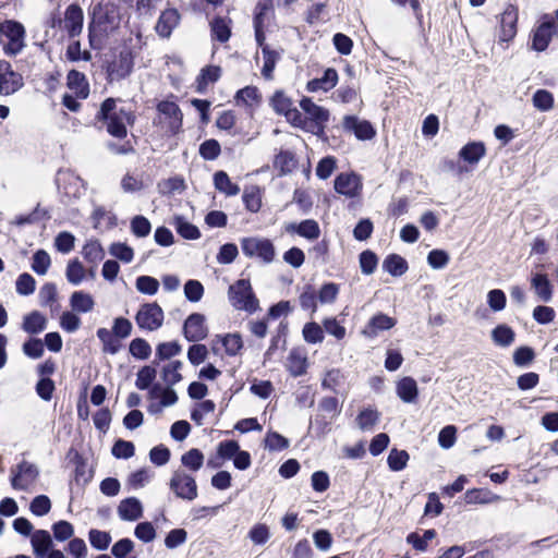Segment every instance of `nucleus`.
I'll return each instance as SVG.
<instances>
[{"instance_id":"4c0bfd02","label":"nucleus","mask_w":558,"mask_h":558,"mask_svg":"<svg viewBox=\"0 0 558 558\" xmlns=\"http://www.w3.org/2000/svg\"><path fill=\"white\" fill-rule=\"evenodd\" d=\"M242 198L246 209L250 210L251 213H257L260 209L262 195L258 186L252 185L245 187Z\"/></svg>"},{"instance_id":"864d4df0","label":"nucleus","mask_w":558,"mask_h":558,"mask_svg":"<svg viewBox=\"0 0 558 558\" xmlns=\"http://www.w3.org/2000/svg\"><path fill=\"white\" fill-rule=\"evenodd\" d=\"M409 453L405 450L392 449L388 456L387 462L392 471H401L407 466Z\"/></svg>"},{"instance_id":"79ce46f5","label":"nucleus","mask_w":558,"mask_h":558,"mask_svg":"<svg viewBox=\"0 0 558 558\" xmlns=\"http://www.w3.org/2000/svg\"><path fill=\"white\" fill-rule=\"evenodd\" d=\"M51 530L53 538L58 542H65L74 538V526L65 520L53 523Z\"/></svg>"},{"instance_id":"6ab92c4d","label":"nucleus","mask_w":558,"mask_h":558,"mask_svg":"<svg viewBox=\"0 0 558 558\" xmlns=\"http://www.w3.org/2000/svg\"><path fill=\"white\" fill-rule=\"evenodd\" d=\"M84 14L77 4H70L64 12V28L70 37H76L83 29Z\"/></svg>"},{"instance_id":"a18cd8bd","label":"nucleus","mask_w":558,"mask_h":558,"mask_svg":"<svg viewBox=\"0 0 558 558\" xmlns=\"http://www.w3.org/2000/svg\"><path fill=\"white\" fill-rule=\"evenodd\" d=\"M57 287L52 282L45 283L38 293L39 302L41 306H49L53 310V305L57 302Z\"/></svg>"},{"instance_id":"de8ad7c7","label":"nucleus","mask_w":558,"mask_h":558,"mask_svg":"<svg viewBox=\"0 0 558 558\" xmlns=\"http://www.w3.org/2000/svg\"><path fill=\"white\" fill-rule=\"evenodd\" d=\"M274 10L272 0H259L255 7L254 25H262L269 19Z\"/></svg>"},{"instance_id":"423d86ee","label":"nucleus","mask_w":558,"mask_h":558,"mask_svg":"<svg viewBox=\"0 0 558 558\" xmlns=\"http://www.w3.org/2000/svg\"><path fill=\"white\" fill-rule=\"evenodd\" d=\"M300 107L305 112L306 117L304 119L307 121V128L303 129L317 135L324 133L326 123L329 120V111L314 104L307 97L300 101Z\"/></svg>"},{"instance_id":"0e129e2a","label":"nucleus","mask_w":558,"mask_h":558,"mask_svg":"<svg viewBox=\"0 0 558 558\" xmlns=\"http://www.w3.org/2000/svg\"><path fill=\"white\" fill-rule=\"evenodd\" d=\"M317 294L312 286H306L299 298L300 306L305 311L314 313L317 308Z\"/></svg>"},{"instance_id":"338daca9","label":"nucleus","mask_w":558,"mask_h":558,"mask_svg":"<svg viewBox=\"0 0 558 558\" xmlns=\"http://www.w3.org/2000/svg\"><path fill=\"white\" fill-rule=\"evenodd\" d=\"M50 509L51 502L48 496L46 495L36 496L29 505V510L32 511L33 514L37 517L46 515L50 511Z\"/></svg>"},{"instance_id":"e2e57ef3","label":"nucleus","mask_w":558,"mask_h":558,"mask_svg":"<svg viewBox=\"0 0 558 558\" xmlns=\"http://www.w3.org/2000/svg\"><path fill=\"white\" fill-rule=\"evenodd\" d=\"M299 235L307 240H316L320 235V229L317 221L313 219H306L300 222Z\"/></svg>"},{"instance_id":"13d9d810","label":"nucleus","mask_w":558,"mask_h":558,"mask_svg":"<svg viewBox=\"0 0 558 558\" xmlns=\"http://www.w3.org/2000/svg\"><path fill=\"white\" fill-rule=\"evenodd\" d=\"M379 415L376 410H363L356 417V424L362 430L372 429L378 422Z\"/></svg>"},{"instance_id":"5fc2aeb1","label":"nucleus","mask_w":558,"mask_h":558,"mask_svg":"<svg viewBox=\"0 0 558 558\" xmlns=\"http://www.w3.org/2000/svg\"><path fill=\"white\" fill-rule=\"evenodd\" d=\"M151 225L149 220L142 216L137 215L131 220V231L137 238L147 236L150 233Z\"/></svg>"},{"instance_id":"f704fd0d","label":"nucleus","mask_w":558,"mask_h":558,"mask_svg":"<svg viewBox=\"0 0 558 558\" xmlns=\"http://www.w3.org/2000/svg\"><path fill=\"white\" fill-rule=\"evenodd\" d=\"M214 184L219 192L225 193L228 196H233L240 193L239 185L232 183L225 171H217L214 174Z\"/></svg>"},{"instance_id":"c756f323","label":"nucleus","mask_w":558,"mask_h":558,"mask_svg":"<svg viewBox=\"0 0 558 558\" xmlns=\"http://www.w3.org/2000/svg\"><path fill=\"white\" fill-rule=\"evenodd\" d=\"M70 305L73 312L88 313L94 310L95 302L90 294L83 291H75L70 298Z\"/></svg>"},{"instance_id":"4be33fe9","label":"nucleus","mask_w":558,"mask_h":558,"mask_svg":"<svg viewBox=\"0 0 558 558\" xmlns=\"http://www.w3.org/2000/svg\"><path fill=\"white\" fill-rule=\"evenodd\" d=\"M33 553L36 558H45L53 549L52 536L46 530H36L31 536Z\"/></svg>"},{"instance_id":"4468645a","label":"nucleus","mask_w":558,"mask_h":558,"mask_svg":"<svg viewBox=\"0 0 558 558\" xmlns=\"http://www.w3.org/2000/svg\"><path fill=\"white\" fill-rule=\"evenodd\" d=\"M23 86V77L12 70L11 64L0 60V94L11 95Z\"/></svg>"},{"instance_id":"37998d69","label":"nucleus","mask_w":558,"mask_h":558,"mask_svg":"<svg viewBox=\"0 0 558 558\" xmlns=\"http://www.w3.org/2000/svg\"><path fill=\"white\" fill-rule=\"evenodd\" d=\"M274 165L282 174L291 172L296 165L293 153L281 150L275 158Z\"/></svg>"},{"instance_id":"3c124183","label":"nucleus","mask_w":558,"mask_h":558,"mask_svg":"<svg viewBox=\"0 0 558 558\" xmlns=\"http://www.w3.org/2000/svg\"><path fill=\"white\" fill-rule=\"evenodd\" d=\"M222 345L228 355H236L243 348V341L240 333H228L222 339Z\"/></svg>"},{"instance_id":"ea45409f","label":"nucleus","mask_w":558,"mask_h":558,"mask_svg":"<svg viewBox=\"0 0 558 558\" xmlns=\"http://www.w3.org/2000/svg\"><path fill=\"white\" fill-rule=\"evenodd\" d=\"M181 367L182 363L180 361H173L162 368L161 377L168 387L174 386L182 379V375L180 374Z\"/></svg>"},{"instance_id":"bb28decb","label":"nucleus","mask_w":558,"mask_h":558,"mask_svg":"<svg viewBox=\"0 0 558 558\" xmlns=\"http://www.w3.org/2000/svg\"><path fill=\"white\" fill-rule=\"evenodd\" d=\"M398 397L405 403H413L417 399V384L412 377H403L397 383Z\"/></svg>"},{"instance_id":"dca6fc26","label":"nucleus","mask_w":558,"mask_h":558,"mask_svg":"<svg viewBox=\"0 0 558 558\" xmlns=\"http://www.w3.org/2000/svg\"><path fill=\"white\" fill-rule=\"evenodd\" d=\"M133 57L129 51H121L116 60L108 66V76L111 81H120L129 76L133 70Z\"/></svg>"},{"instance_id":"4d7b16f0","label":"nucleus","mask_w":558,"mask_h":558,"mask_svg":"<svg viewBox=\"0 0 558 558\" xmlns=\"http://www.w3.org/2000/svg\"><path fill=\"white\" fill-rule=\"evenodd\" d=\"M109 253L123 263H131L134 257L133 248L121 242L112 243Z\"/></svg>"},{"instance_id":"a211bd4d","label":"nucleus","mask_w":558,"mask_h":558,"mask_svg":"<svg viewBox=\"0 0 558 558\" xmlns=\"http://www.w3.org/2000/svg\"><path fill=\"white\" fill-rule=\"evenodd\" d=\"M362 189L361 179L355 173H340L335 179V190L348 197H354Z\"/></svg>"},{"instance_id":"8fccbe9b","label":"nucleus","mask_w":558,"mask_h":558,"mask_svg":"<svg viewBox=\"0 0 558 558\" xmlns=\"http://www.w3.org/2000/svg\"><path fill=\"white\" fill-rule=\"evenodd\" d=\"M50 264H51V259H50L49 254L44 250H39L33 256L32 269L37 275L43 276V275H46V272L48 271Z\"/></svg>"},{"instance_id":"9b49d317","label":"nucleus","mask_w":558,"mask_h":558,"mask_svg":"<svg viewBox=\"0 0 558 558\" xmlns=\"http://www.w3.org/2000/svg\"><path fill=\"white\" fill-rule=\"evenodd\" d=\"M169 486L178 498L192 501L197 497L195 478L183 471L173 472Z\"/></svg>"},{"instance_id":"6e6d98bb","label":"nucleus","mask_w":558,"mask_h":558,"mask_svg":"<svg viewBox=\"0 0 558 558\" xmlns=\"http://www.w3.org/2000/svg\"><path fill=\"white\" fill-rule=\"evenodd\" d=\"M84 275L85 269L77 259L71 260L68 264L65 276L70 283L75 286L80 284L84 279Z\"/></svg>"},{"instance_id":"c9c22d12","label":"nucleus","mask_w":558,"mask_h":558,"mask_svg":"<svg viewBox=\"0 0 558 558\" xmlns=\"http://www.w3.org/2000/svg\"><path fill=\"white\" fill-rule=\"evenodd\" d=\"M281 54L279 51L271 50L269 46L263 47V59H264V65L262 69V75L266 80L272 78V72L276 68L277 62L279 61Z\"/></svg>"},{"instance_id":"a19ab883","label":"nucleus","mask_w":558,"mask_h":558,"mask_svg":"<svg viewBox=\"0 0 558 558\" xmlns=\"http://www.w3.org/2000/svg\"><path fill=\"white\" fill-rule=\"evenodd\" d=\"M181 463L191 471H198L204 463V454L199 449L193 448L181 457Z\"/></svg>"},{"instance_id":"20e7f679","label":"nucleus","mask_w":558,"mask_h":558,"mask_svg":"<svg viewBox=\"0 0 558 558\" xmlns=\"http://www.w3.org/2000/svg\"><path fill=\"white\" fill-rule=\"evenodd\" d=\"M24 26L15 21H5L0 23V45L3 46V52L13 57L20 53L25 47Z\"/></svg>"},{"instance_id":"58836bf2","label":"nucleus","mask_w":558,"mask_h":558,"mask_svg":"<svg viewBox=\"0 0 558 558\" xmlns=\"http://www.w3.org/2000/svg\"><path fill=\"white\" fill-rule=\"evenodd\" d=\"M88 541L93 548L104 551L108 549L112 538L109 532L90 529L88 531Z\"/></svg>"},{"instance_id":"7c9ffc66","label":"nucleus","mask_w":558,"mask_h":558,"mask_svg":"<svg viewBox=\"0 0 558 558\" xmlns=\"http://www.w3.org/2000/svg\"><path fill=\"white\" fill-rule=\"evenodd\" d=\"M486 149L483 143L472 142L466 144L459 151L461 159L469 163H477L485 155Z\"/></svg>"},{"instance_id":"39448f33","label":"nucleus","mask_w":558,"mask_h":558,"mask_svg":"<svg viewBox=\"0 0 558 558\" xmlns=\"http://www.w3.org/2000/svg\"><path fill=\"white\" fill-rule=\"evenodd\" d=\"M157 118L155 124L166 133L175 135L182 129L183 114L180 107L169 100H162L157 105Z\"/></svg>"},{"instance_id":"f8f14e48","label":"nucleus","mask_w":558,"mask_h":558,"mask_svg":"<svg viewBox=\"0 0 558 558\" xmlns=\"http://www.w3.org/2000/svg\"><path fill=\"white\" fill-rule=\"evenodd\" d=\"M11 485L14 489L26 490L35 483L38 476V469L35 464L23 460L15 468L11 469Z\"/></svg>"},{"instance_id":"72a5a7b5","label":"nucleus","mask_w":558,"mask_h":558,"mask_svg":"<svg viewBox=\"0 0 558 558\" xmlns=\"http://www.w3.org/2000/svg\"><path fill=\"white\" fill-rule=\"evenodd\" d=\"M210 31L214 39L226 43L231 36L230 21L218 16L211 21Z\"/></svg>"},{"instance_id":"2eb2a0df","label":"nucleus","mask_w":558,"mask_h":558,"mask_svg":"<svg viewBox=\"0 0 558 558\" xmlns=\"http://www.w3.org/2000/svg\"><path fill=\"white\" fill-rule=\"evenodd\" d=\"M345 132L353 133L357 140H372L376 132L367 120H361L355 116H345L342 122Z\"/></svg>"},{"instance_id":"9d476101","label":"nucleus","mask_w":558,"mask_h":558,"mask_svg":"<svg viewBox=\"0 0 558 558\" xmlns=\"http://www.w3.org/2000/svg\"><path fill=\"white\" fill-rule=\"evenodd\" d=\"M557 35L555 19L549 14H544L539 25L533 32L532 49L539 52L546 50L551 39Z\"/></svg>"},{"instance_id":"774afa93","label":"nucleus","mask_w":558,"mask_h":558,"mask_svg":"<svg viewBox=\"0 0 558 558\" xmlns=\"http://www.w3.org/2000/svg\"><path fill=\"white\" fill-rule=\"evenodd\" d=\"M65 550L72 556V558H87V545L82 538L74 537L70 539L65 546Z\"/></svg>"},{"instance_id":"7ed1b4c3","label":"nucleus","mask_w":558,"mask_h":558,"mask_svg":"<svg viewBox=\"0 0 558 558\" xmlns=\"http://www.w3.org/2000/svg\"><path fill=\"white\" fill-rule=\"evenodd\" d=\"M228 296L231 305L235 310L245 311L250 314L259 310V301L247 279H240L231 284L228 290Z\"/></svg>"},{"instance_id":"e433bc0d","label":"nucleus","mask_w":558,"mask_h":558,"mask_svg":"<svg viewBox=\"0 0 558 558\" xmlns=\"http://www.w3.org/2000/svg\"><path fill=\"white\" fill-rule=\"evenodd\" d=\"M515 338L514 331L507 325H498L492 331V339L499 347H509Z\"/></svg>"},{"instance_id":"680f3d73","label":"nucleus","mask_w":558,"mask_h":558,"mask_svg":"<svg viewBox=\"0 0 558 558\" xmlns=\"http://www.w3.org/2000/svg\"><path fill=\"white\" fill-rule=\"evenodd\" d=\"M288 447L289 440L276 432H270L265 437V448L270 451H280Z\"/></svg>"},{"instance_id":"473e14b6","label":"nucleus","mask_w":558,"mask_h":558,"mask_svg":"<svg viewBox=\"0 0 558 558\" xmlns=\"http://www.w3.org/2000/svg\"><path fill=\"white\" fill-rule=\"evenodd\" d=\"M97 337L102 344V352L109 354H117L121 349L120 340L114 333L107 328H99L97 330Z\"/></svg>"},{"instance_id":"f257e3e1","label":"nucleus","mask_w":558,"mask_h":558,"mask_svg":"<svg viewBox=\"0 0 558 558\" xmlns=\"http://www.w3.org/2000/svg\"><path fill=\"white\" fill-rule=\"evenodd\" d=\"M121 23L120 8L111 1L94 5L88 24V40L93 49H101L105 39L114 33Z\"/></svg>"},{"instance_id":"ddd939ff","label":"nucleus","mask_w":558,"mask_h":558,"mask_svg":"<svg viewBox=\"0 0 558 558\" xmlns=\"http://www.w3.org/2000/svg\"><path fill=\"white\" fill-rule=\"evenodd\" d=\"M206 319L203 314L193 313L184 322L183 335L190 342L204 340L208 335Z\"/></svg>"},{"instance_id":"1a4fd4ad","label":"nucleus","mask_w":558,"mask_h":558,"mask_svg":"<svg viewBox=\"0 0 558 558\" xmlns=\"http://www.w3.org/2000/svg\"><path fill=\"white\" fill-rule=\"evenodd\" d=\"M274 110L283 114L287 120L294 126L307 128V121L303 119L302 113L293 107L292 100L284 95L283 92H276L271 98Z\"/></svg>"},{"instance_id":"bf43d9fd","label":"nucleus","mask_w":558,"mask_h":558,"mask_svg":"<svg viewBox=\"0 0 558 558\" xmlns=\"http://www.w3.org/2000/svg\"><path fill=\"white\" fill-rule=\"evenodd\" d=\"M532 101L534 107L538 110L547 111L553 108L554 97L548 90L538 89L534 93Z\"/></svg>"},{"instance_id":"f03ea898","label":"nucleus","mask_w":558,"mask_h":558,"mask_svg":"<svg viewBox=\"0 0 558 558\" xmlns=\"http://www.w3.org/2000/svg\"><path fill=\"white\" fill-rule=\"evenodd\" d=\"M97 118L107 121L108 133L117 138H124L128 134L126 125H133L136 119L130 108H117L113 98H107L101 104Z\"/></svg>"},{"instance_id":"c03bdc74","label":"nucleus","mask_w":558,"mask_h":558,"mask_svg":"<svg viewBox=\"0 0 558 558\" xmlns=\"http://www.w3.org/2000/svg\"><path fill=\"white\" fill-rule=\"evenodd\" d=\"M156 369L153 366H143L136 375L135 386L141 390L148 389L156 378Z\"/></svg>"},{"instance_id":"69168bd1","label":"nucleus","mask_w":558,"mask_h":558,"mask_svg":"<svg viewBox=\"0 0 558 558\" xmlns=\"http://www.w3.org/2000/svg\"><path fill=\"white\" fill-rule=\"evenodd\" d=\"M180 352H181V345L178 342H175V341L162 342L157 345L156 357L159 361L168 360L172 356L178 355Z\"/></svg>"},{"instance_id":"5701e85b","label":"nucleus","mask_w":558,"mask_h":558,"mask_svg":"<svg viewBox=\"0 0 558 558\" xmlns=\"http://www.w3.org/2000/svg\"><path fill=\"white\" fill-rule=\"evenodd\" d=\"M118 514L121 520L136 521L143 515V507L141 501L135 497L121 500L118 506Z\"/></svg>"},{"instance_id":"a878e982","label":"nucleus","mask_w":558,"mask_h":558,"mask_svg":"<svg viewBox=\"0 0 558 558\" xmlns=\"http://www.w3.org/2000/svg\"><path fill=\"white\" fill-rule=\"evenodd\" d=\"M338 82V73L335 69L329 68L324 72L323 77L314 78L307 83V90L311 93L318 90H329L336 86Z\"/></svg>"},{"instance_id":"09e8293b","label":"nucleus","mask_w":558,"mask_h":558,"mask_svg":"<svg viewBox=\"0 0 558 558\" xmlns=\"http://www.w3.org/2000/svg\"><path fill=\"white\" fill-rule=\"evenodd\" d=\"M130 353L138 359V360H146L149 357L151 353V348L149 343L142 338H135L130 343Z\"/></svg>"},{"instance_id":"aec40b11","label":"nucleus","mask_w":558,"mask_h":558,"mask_svg":"<svg viewBox=\"0 0 558 558\" xmlns=\"http://www.w3.org/2000/svg\"><path fill=\"white\" fill-rule=\"evenodd\" d=\"M396 319L383 314L378 313L374 315L367 323V325L362 330V333L369 339L376 338L379 332L389 330L396 325Z\"/></svg>"},{"instance_id":"412c9836","label":"nucleus","mask_w":558,"mask_h":558,"mask_svg":"<svg viewBox=\"0 0 558 558\" xmlns=\"http://www.w3.org/2000/svg\"><path fill=\"white\" fill-rule=\"evenodd\" d=\"M180 13L177 9H167L161 12L155 26L156 33L163 38L170 37L172 31L180 23Z\"/></svg>"},{"instance_id":"b1692460","label":"nucleus","mask_w":558,"mask_h":558,"mask_svg":"<svg viewBox=\"0 0 558 558\" xmlns=\"http://www.w3.org/2000/svg\"><path fill=\"white\" fill-rule=\"evenodd\" d=\"M68 87L74 92L77 98L85 99L89 95V84L85 74L71 70L66 76Z\"/></svg>"},{"instance_id":"052dcab7","label":"nucleus","mask_w":558,"mask_h":558,"mask_svg":"<svg viewBox=\"0 0 558 558\" xmlns=\"http://www.w3.org/2000/svg\"><path fill=\"white\" fill-rule=\"evenodd\" d=\"M535 359V352L530 347H519L513 352V363L519 367H524L530 365Z\"/></svg>"},{"instance_id":"cd10ccee","label":"nucleus","mask_w":558,"mask_h":558,"mask_svg":"<svg viewBox=\"0 0 558 558\" xmlns=\"http://www.w3.org/2000/svg\"><path fill=\"white\" fill-rule=\"evenodd\" d=\"M47 327L46 317L37 312L33 311L24 317L22 328L24 331L31 335H36L45 330Z\"/></svg>"},{"instance_id":"0eeeda50","label":"nucleus","mask_w":558,"mask_h":558,"mask_svg":"<svg viewBox=\"0 0 558 558\" xmlns=\"http://www.w3.org/2000/svg\"><path fill=\"white\" fill-rule=\"evenodd\" d=\"M242 252L247 257H256L266 264L274 260L276 250L272 242L268 239L263 238H244L241 241Z\"/></svg>"},{"instance_id":"393cba45","label":"nucleus","mask_w":558,"mask_h":558,"mask_svg":"<svg viewBox=\"0 0 558 558\" xmlns=\"http://www.w3.org/2000/svg\"><path fill=\"white\" fill-rule=\"evenodd\" d=\"M531 287L542 302H549L553 299V286L545 274H535L531 278Z\"/></svg>"},{"instance_id":"6e6552de","label":"nucleus","mask_w":558,"mask_h":558,"mask_svg":"<svg viewBox=\"0 0 558 558\" xmlns=\"http://www.w3.org/2000/svg\"><path fill=\"white\" fill-rule=\"evenodd\" d=\"M163 311L157 303H145L141 305L135 315V322L138 328L155 331L162 326Z\"/></svg>"},{"instance_id":"603ef678","label":"nucleus","mask_w":558,"mask_h":558,"mask_svg":"<svg viewBox=\"0 0 558 558\" xmlns=\"http://www.w3.org/2000/svg\"><path fill=\"white\" fill-rule=\"evenodd\" d=\"M136 289L147 295H154L158 292L159 281L150 276H140L136 279Z\"/></svg>"},{"instance_id":"49530a36","label":"nucleus","mask_w":558,"mask_h":558,"mask_svg":"<svg viewBox=\"0 0 558 558\" xmlns=\"http://www.w3.org/2000/svg\"><path fill=\"white\" fill-rule=\"evenodd\" d=\"M361 271L364 275H372L378 265L377 255L369 250L363 251L359 256Z\"/></svg>"},{"instance_id":"c85d7f7f","label":"nucleus","mask_w":558,"mask_h":558,"mask_svg":"<svg viewBox=\"0 0 558 558\" xmlns=\"http://www.w3.org/2000/svg\"><path fill=\"white\" fill-rule=\"evenodd\" d=\"M307 367V360L299 350L293 349L290 351L287 357V368L289 373L294 376H301L305 374Z\"/></svg>"},{"instance_id":"2f4dec72","label":"nucleus","mask_w":558,"mask_h":558,"mask_svg":"<svg viewBox=\"0 0 558 558\" xmlns=\"http://www.w3.org/2000/svg\"><path fill=\"white\" fill-rule=\"evenodd\" d=\"M407 260L398 254L388 255L383 263V269L393 277H400L408 270Z\"/></svg>"},{"instance_id":"f3484780","label":"nucleus","mask_w":558,"mask_h":558,"mask_svg":"<svg viewBox=\"0 0 558 558\" xmlns=\"http://www.w3.org/2000/svg\"><path fill=\"white\" fill-rule=\"evenodd\" d=\"M518 8L508 4L500 15V40L509 41L517 34Z\"/></svg>"}]
</instances>
